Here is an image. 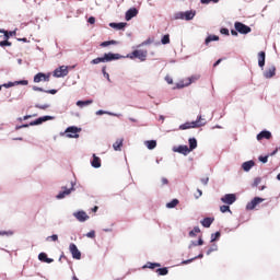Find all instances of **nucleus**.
Masks as SVG:
<instances>
[{
  "instance_id": "18",
  "label": "nucleus",
  "mask_w": 280,
  "mask_h": 280,
  "mask_svg": "<svg viewBox=\"0 0 280 280\" xmlns=\"http://www.w3.org/2000/svg\"><path fill=\"white\" fill-rule=\"evenodd\" d=\"M115 152H121V148H124V138H119L113 144Z\"/></svg>"
},
{
  "instance_id": "17",
  "label": "nucleus",
  "mask_w": 280,
  "mask_h": 280,
  "mask_svg": "<svg viewBox=\"0 0 280 280\" xmlns=\"http://www.w3.org/2000/svg\"><path fill=\"white\" fill-rule=\"evenodd\" d=\"M277 68L275 66H271L264 72V77L267 79L275 78Z\"/></svg>"
},
{
  "instance_id": "8",
  "label": "nucleus",
  "mask_w": 280,
  "mask_h": 280,
  "mask_svg": "<svg viewBox=\"0 0 280 280\" xmlns=\"http://www.w3.org/2000/svg\"><path fill=\"white\" fill-rule=\"evenodd\" d=\"M66 75H69V67L67 66H60L54 71L55 78H66Z\"/></svg>"
},
{
  "instance_id": "26",
  "label": "nucleus",
  "mask_w": 280,
  "mask_h": 280,
  "mask_svg": "<svg viewBox=\"0 0 280 280\" xmlns=\"http://www.w3.org/2000/svg\"><path fill=\"white\" fill-rule=\"evenodd\" d=\"M92 103H93V100L78 101L77 106H79V108H84V106H91Z\"/></svg>"
},
{
  "instance_id": "22",
  "label": "nucleus",
  "mask_w": 280,
  "mask_h": 280,
  "mask_svg": "<svg viewBox=\"0 0 280 280\" xmlns=\"http://www.w3.org/2000/svg\"><path fill=\"white\" fill-rule=\"evenodd\" d=\"M175 152H178L179 154L187 155V154H189V152H191V150H189V147H187V145H179L177 148V150H175Z\"/></svg>"
},
{
  "instance_id": "29",
  "label": "nucleus",
  "mask_w": 280,
  "mask_h": 280,
  "mask_svg": "<svg viewBox=\"0 0 280 280\" xmlns=\"http://www.w3.org/2000/svg\"><path fill=\"white\" fill-rule=\"evenodd\" d=\"M2 34H4V39L5 40H10L11 36H16V31H4L2 32Z\"/></svg>"
},
{
  "instance_id": "19",
  "label": "nucleus",
  "mask_w": 280,
  "mask_h": 280,
  "mask_svg": "<svg viewBox=\"0 0 280 280\" xmlns=\"http://www.w3.org/2000/svg\"><path fill=\"white\" fill-rule=\"evenodd\" d=\"M38 259H39V261H43L44 264H54V258L47 257V255L45 253H40L38 255Z\"/></svg>"
},
{
  "instance_id": "32",
  "label": "nucleus",
  "mask_w": 280,
  "mask_h": 280,
  "mask_svg": "<svg viewBox=\"0 0 280 280\" xmlns=\"http://www.w3.org/2000/svg\"><path fill=\"white\" fill-rule=\"evenodd\" d=\"M143 268H150L151 270H154V268H161V264H159V262H147V265Z\"/></svg>"
},
{
  "instance_id": "33",
  "label": "nucleus",
  "mask_w": 280,
  "mask_h": 280,
  "mask_svg": "<svg viewBox=\"0 0 280 280\" xmlns=\"http://www.w3.org/2000/svg\"><path fill=\"white\" fill-rule=\"evenodd\" d=\"M156 272L158 275H160V277H165V275H167L170 270H167V267H164V268L156 269Z\"/></svg>"
},
{
  "instance_id": "52",
  "label": "nucleus",
  "mask_w": 280,
  "mask_h": 280,
  "mask_svg": "<svg viewBox=\"0 0 280 280\" xmlns=\"http://www.w3.org/2000/svg\"><path fill=\"white\" fill-rule=\"evenodd\" d=\"M88 23H90V25H95V18H89Z\"/></svg>"
},
{
  "instance_id": "31",
  "label": "nucleus",
  "mask_w": 280,
  "mask_h": 280,
  "mask_svg": "<svg viewBox=\"0 0 280 280\" xmlns=\"http://www.w3.org/2000/svg\"><path fill=\"white\" fill-rule=\"evenodd\" d=\"M145 145H147L148 150H154V148H156V141L155 140H148L145 142Z\"/></svg>"
},
{
  "instance_id": "3",
  "label": "nucleus",
  "mask_w": 280,
  "mask_h": 280,
  "mask_svg": "<svg viewBox=\"0 0 280 280\" xmlns=\"http://www.w3.org/2000/svg\"><path fill=\"white\" fill-rule=\"evenodd\" d=\"M51 119H54V116H43L34 121H31L28 125H22L16 127V130H21V128H30V126H40V124H44V121H51Z\"/></svg>"
},
{
  "instance_id": "34",
  "label": "nucleus",
  "mask_w": 280,
  "mask_h": 280,
  "mask_svg": "<svg viewBox=\"0 0 280 280\" xmlns=\"http://www.w3.org/2000/svg\"><path fill=\"white\" fill-rule=\"evenodd\" d=\"M178 199H173L168 203H166L167 209H174L178 205Z\"/></svg>"
},
{
  "instance_id": "48",
  "label": "nucleus",
  "mask_w": 280,
  "mask_h": 280,
  "mask_svg": "<svg viewBox=\"0 0 280 280\" xmlns=\"http://www.w3.org/2000/svg\"><path fill=\"white\" fill-rule=\"evenodd\" d=\"M36 108H39L40 110H47V108H49V105H36Z\"/></svg>"
},
{
  "instance_id": "53",
  "label": "nucleus",
  "mask_w": 280,
  "mask_h": 280,
  "mask_svg": "<svg viewBox=\"0 0 280 280\" xmlns=\"http://www.w3.org/2000/svg\"><path fill=\"white\" fill-rule=\"evenodd\" d=\"M143 45H152V39H147L142 43V45H140V47H143Z\"/></svg>"
},
{
  "instance_id": "41",
  "label": "nucleus",
  "mask_w": 280,
  "mask_h": 280,
  "mask_svg": "<svg viewBox=\"0 0 280 280\" xmlns=\"http://www.w3.org/2000/svg\"><path fill=\"white\" fill-rule=\"evenodd\" d=\"M221 213H226L228 211L231 212V207L229 206H221L220 207Z\"/></svg>"
},
{
  "instance_id": "54",
  "label": "nucleus",
  "mask_w": 280,
  "mask_h": 280,
  "mask_svg": "<svg viewBox=\"0 0 280 280\" xmlns=\"http://www.w3.org/2000/svg\"><path fill=\"white\" fill-rule=\"evenodd\" d=\"M202 244H205V241H202V238H199L198 243H194V246H202Z\"/></svg>"
},
{
  "instance_id": "55",
  "label": "nucleus",
  "mask_w": 280,
  "mask_h": 280,
  "mask_svg": "<svg viewBox=\"0 0 280 280\" xmlns=\"http://www.w3.org/2000/svg\"><path fill=\"white\" fill-rule=\"evenodd\" d=\"M220 33L229 36V28H221Z\"/></svg>"
},
{
  "instance_id": "40",
  "label": "nucleus",
  "mask_w": 280,
  "mask_h": 280,
  "mask_svg": "<svg viewBox=\"0 0 280 280\" xmlns=\"http://www.w3.org/2000/svg\"><path fill=\"white\" fill-rule=\"evenodd\" d=\"M28 84H30V81L27 80L15 81V86H19V85L27 86Z\"/></svg>"
},
{
  "instance_id": "44",
  "label": "nucleus",
  "mask_w": 280,
  "mask_h": 280,
  "mask_svg": "<svg viewBox=\"0 0 280 280\" xmlns=\"http://www.w3.org/2000/svg\"><path fill=\"white\" fill-rule=\"evenodd\" d=\"M2 86L4 89H11V86H16V81L15 82L4 83V84H2Z\"/></svg>"
},
{
  "instance_id": "11",
  "label": "nucleus",
  "mask_w": 280,
  "mask_h": 280,
  "mask_svg": "<svg viewBox=\"0 0 280 280\" xmlns=\"http://www.w3.org/2000/svg\"><path fill=\"white\" fill-rule=\"evenodd\" d=\"M50 78H51L50 73L45 74L43 72H39V73L35 74L34 82L36 84H38L39 82H49Z\"/></svg>"
},
{
  "instance_id": "39",
  "label": "nucleus",
  "mask_w": 280,
  "mask_h": 280,
  "mask_svg": "<svg viewBox=\"0 0 280 280\" xmlns=\"http://www.w3.org/2000/svg\"><path fill=\"white\" fill-rule=\"evenodd\" d=\"M109 45H117V42L116 40H107V42L101 43L102 47H108Z\"/></svg>"
},
{
  "instance_id": "24",
  "label": "nucleus",
  "mask_w": 280,
  "mask_h": 280,
  "mask_svg": "<svg viewBox=\"0 0 280 280\" xmlns=\"http://www.w3.org/2000/svg\"><path fill=\"white\" fill-rule=\"evenodd\" d=\"M92 167H102V160L95 154H93Z\"/></svg>"
},
{
  "instance_id": "1",
  "label": "nucleus",
  "mask_w": 280,
  "mask_h": 280,
  "mask_svg": "<svg viewBox=\"0 0 280 280\" xmlns=\"http://www.w3.org/2000/svg\"><path fill=\"white\" fill-rule=\"evenodd\" d=\"M121 55L107 52L103 57L95 58L91 61V65H100V62H113V60H120Z\"/></svg>"
},
{
  "instance_id": "64",
  "label": "nucleus",
  "mask_w": 280,
  "mask_h": 280,
  "mask_svg": "<svg viewBox=\"0 0 280 280\" xmlns=\"http://www.w3.org/2000/svg\"><path fill=\"white\" fill-rule=\"evenodd\" d=\"M212 250V248L208 249L207 255H211Z\"/></svg>"
},
{
  "instance_id": "12",
  "label": "nucleus",
  "mask_w": 280,
  "mask_h": 280,
  "mask_svg": "<svg viewBox=\"0 0 280 280\" xmlns=\"http://www.w3.org/2000/svg\"><path fill=\"white\" fill-rule=\"evenodd\" d=\"M260 202H264V198L255 197L250 202L247 203L246 209H248V211H253V209H255L257 205H260Z\"/></svg>"
},
{
  "instance_id": "28",
  "label": "nucleus",
  "mask_w": 280,
  "mask_h": 280,
  "mask_svg": "<svg viewBox=\"0 0 280 280\" xmlns=\"http://www.w3.org/2000/svg\"><path fill=\"white\" fill-rule=\"evenodd\" d=\"M196 148H198V141L196 140V138H190L189 139V149L188 150H196Z\"/></svg>"
},
{
  "instance_id": "7",
  "label": "nucleus",
  "mask_w": 280,
  "mask_h": 280,
  "mask_svg": "<svg viewBox=\"0 0 280 280\" xmlns=\"http://www.w3.org/2000/svg\"><path fill=\"white\" fill-rule=\"evenodd\" d=\"M194 16H196V12L186 11L176 13L175 19H180L182 21H191Z\"/></svg>"
},
{
  "instance_id": "63",
  "label": "nucleus",
  "mask_w": 280,
  "mask_h": 280,
  "mask_svg": "<svg viewBox=\"0 0 280 280\" xmlns=\"http://www.w3.org/2000/svg\"><path fill=\"white\" fill-rule=\"evenodd\" d=\"M231 34H232V36H237V31L232 30V31H231Z\"/></svg>"
},
{
  "instance_id": "14",
  "label": "nucleus",
  "mask_w": 280,
  "mask_h": 280,
  "mask_svg": "<svg viewBox=\"0 0 280 280\" xmlns=\"http://www.w3.org/2000/svg\"><path fill=\"white\" fill-rule=\"evenodd\" d=\"M257 141H264V139L270 140L272 139V133L268 130H262L256 137Z\"/></svg>"
},
{
  "instance_id": "20",
  "label": "nucleus",
  "mask_w": 280,
  "mask_h": 280,
  "mask_svg": "<svg viewBox=\"0 0 280 280\" xmlns=\"http://www.w3.org/2000/svg\"><path fill=\"white\" fill-rule=\"evenodd\" d=\"M266 65V52L265 51H260L258 52V67H265Z\"/></svg>"
},
{
  "instance_id": "21",
  "label": "nucleus",
  "mask_w": 280,
  "mask_h": 280,
  "mask_svg": "<svg viewBox=\"0 0 280 280\" xmlns=\"http://www.w3.org/2000/svg\"><path fill=\"white\" fill-rule=\"evenodd\" d=\"M62 191H60L57 196H56V198L58 199V200H62V198H65L66 196H69V194H71V189H69V188H67V187H62Z\"/></svg>"
},
{
  "instance_id": "23",
  "label": "nucleus",
  "mask_w": 280,
  "mask_h": 280,
  "mask_svg": "<svg viewBox=\"0 0 280 280\" xmlns=\"http://www.w3.org/2000/svg\"><path fill=\"white\" fill-rule=\"evenodd\" d=\"M242 167L244 172H250V168L255 167V162L254 161L244 162Z\"/></svg>"
},
{
  "instance_id": "9",
  "label": "nucleus",
  "mask_w": 280,
  "mask_h": 280,
  "mask_svg": "<svg viewBox=\"0 0 280 280\" xmlns=\"http://www.w3.org/2000/svg\"><path fill=\"white\" fill-rule=\"evenodd\" d=\"M80 129H78V127H68L66 129V136L68 139H78V137H80V135H78Z\"/></svg>"
},
{
  "instance_id": "16",
  "label": "nucleus",
  "mask_w": 280,
  "mask_h": 280,
  "mask_svg": "<svg viewBox=\"0 0 280 280\" xmlns=\"http://www.w3.org/2000/svg\"><path fill=\"white\" fill-rule=\"evenodd\" d=\"M73 215L79 222H86V220H89V214L84 211L74 212Z\"/></svg>"
},
{
  "instance_id": "61",
  "label": "nucleus",
  "mask_w": 280,
  "mask_h": 280,
  "mask_svg": "<svg viewBox=\"0 0 280 280\" xmlns=\"http://www.w3.org/2000/svg\"><path fill=\"white\" fill-rule=\"evenodd\" d=\"M18 40L22 42V43H28L27 38H19Z\"/></svg>"
},
{
  "instance_id": "4",
  "label": "nucleus",
  "mask_w": 280,
  "mask_h": 280,
  "mask_svg": "<svg viewBox=\"0 0 280 280\" xmlns=\"http://www.w3.org/2000/svg\"><path fill=\"white\" fill-rule=\"evenodd\" d=\"M197 80H200V75H192L190 78H186L176 84V89H185V86H189V84H191L192 82H197Z\"/></svg>"
},
{
  "instance_id": "45",
  "label": "nucleus",
  "mask_w": 280,
  "mask_h": 280,
  "mask_svg": "<svg viewBox=\"0 0 280 280\" xmlns=\"http://www.w3.org/2000/svg\"><path fill=\"white\" fill-rule=\"evenodd\" d=\"M86 237H90L91 240H95V231L92 230L86 234Z\"/></svg>"
},
{
  "instance_id": "59",
  "label": "nucleus",
  "mask_w": 280,
  "mask_h": 280,
  "mask_svg": "<svg viewBox=\"0 0 280 280\" xmlns=\"http://www.w3.org/2000/svg\"><path fill=\"white\" fill-rule=\"evenodd\" d=\"M167 183H170L167 178H162V185H167Z\"/></svg>"
},
{
  "instance_id": "47",
  "label": "nucleus",
  "mask_w": 280,
  "mask_h": 280,
  "mask_svg": "<svg viewBox=\"0 0 280 280\" xmlns=\"http://www.w3.org/2000/svg\"><path fill=\"white\" fill-rule=\"evenodd\" d=\"M165 82H167V84H174V80L170 75L165 77Z\"/></svg>"
},
{
  "instance_id": "36",
  "label": "nucleus",
  "mask_w": 280,
  "mask_h": 280,
  "mask_svg": "<svg viewBox=\"0 0 280 280\" xmlns=\"http://www.w3.org/2000/svg\"><path fill=\"white\" fill-rule=\"evenodd\" d=\"M200 233V228L195 226L190 232H189V237H196V234Z\"/></svg>"
},
{
  "instance_id": "46",
  "label": "nucleus",
  "mask_w": 280,
  "mask_h": 280,
  "mask_svg": "<svg viewBox=\"0 0 280 280\" xmlns=\"http://www.w3.org/2000/svg\"><path fill=\"white\" fill-rule=\"evenodd\" d=\"M51 240L52 242H58V236L56 234H52L51 236L47 237V241Z\"/></svg>"
},
{
  "instance_id": "6",
  "label": "nucleus",
  "mask_w": 280,
  "mask_h": 280,
  "mask_svg": "<svg viewBox=\"0 0 280 280\" xmlns=\"http://www.w3.org/2000/svg\"><path fill=\"white\" fill-rule=\"evenodd\" d=\"M234 27L236 32H238V34H250V32L253 31L250 26L242 22H235Z\"/></svg>"
},
{
  "instance_id": "30",
  "label": "nucleus",
  "mask_w": 280,
  "mask_h": 280,
  "mask_svg": "<svg viewBox=\"0 0 280 280\" xmlns=\"http://www.w3.org/2000/svg\"><path fill=\"white\" fill-rule=\"evenodd\" d=\"M213 40H220V37L217 35H209L205 40V45H209V43H213Z\"/></svg>"
},
{
  "instance_id": "27",
  "label": "nucleus",
  "mask_w": 280,
  "mask_h": 280,
  "mask_svg": "<svg viewBox=\"0 0 280 280\" xmlns=\"http://www.w3.org/2000/svg\"><path fill=\"white\" fill-rule=\"evenodd\" d=\"M127 23L120 22V23H110L109 27H113L114 30H124L126 27Z\"/></svg>"
},
{
  "instance_id": "15",
  "label": "nucleus",
  "mask_w": 280,
  "mask_h": 280,
  "mask_svg": "<svg viewBox=\"0 0 280 280\" xmlns=\"http://www.w3.org/2000/svg\"><path fill=\"white\" fill-rule=\"evenodd\" d=\"M137 14H139V10H137V8H131L126 12L125 19L126 21H132Z\"/></svg>"
},
{
  "instance_id": "2",
  "label": "nucleus",
  "mask_w": 280,
  "mask_h": 280,
  "mask_svg": "<svg viewBox=\"0 0 280 280\" xmlns=\"http://www.w3.org/2000/svg\"><path fill=\"white\" fill-rule=\"evenodd\" d=\"M207 124V120L202 116H198L197 120L185 122L179 126V130H189V128H202Z\"/></svg>"
},
{
  "instance_id": "56",
  "label": "nucleus",
  "mask_w": 280,
  "mask_h": 280,
  "mask_svg": "<svg viewBox=\"0 0 280 280\" xmlns=\"http://www.w3.org/2000/svg\"><path fill=\"white\" fill-rule=\"evenodd\" d=\"M202 185H208L209 184V177H203L201 178Z\"/></svg>"
},
{
  "instance_id": "50",
  "label": "nucleus",
  "mask_w": 280,
  "mask_h": 280,
  "mask_svg": "<svg viewBox=\"0 0 280 280\" xmlns=\"http://www.w3.org/2000/svg\"><path fill=\"white\" fill-rule=\"evenodd\" d=\"M33 91H38L39 93H45V90L43 88L33 86Z\"/></svg>"
},
{
  "instance_id": "25",
  "label": "nucleus",
  "mask_w": 280,
  "mask_h": 280,
  "mask_svg": "<svg viewBox=\"0 0 280 280\" xmlns=\"http://www.w3.org/2000/svg\"><path fill=\"white\" fill-rule=\"evenodd\" d=\"M215 219L213 218H205L202 221H201V224L202 226H205V229H209V226H211V224H213V221Z\"/></svg>"
},
{
  "instance_id": "58",
  "label": "nucleus",
  "mask_w": 280,
  "mask_h": 280,
  "mask_svg": "<svg viewBox=\"0 0 280 280\" xmlns=\"http://www.w3.org/2000/svg\"><path fill=\"white\" fill-rule=\"evenodd\" d=\"M96 115H106V112L100 109V110L96 112Z\"/></svg>"
},
{
  "instance_id": "37",
  "label": "nucleus",
  "mask_w": 280,
  "mask_h": 280,
  "mask_svg": "<svg viewBox=\"0 0 280 280\" xmlns=\"http://www.w3.org/2000/svg\"><path fill=\"white\" fill-rule=\"evenodd\" d=\"M162 45H170V34H166L161 39Z\"/></svg>"
},
{
  "instance_id": "5",
  "label": "nucleus",
  "mask_w": 280,
  "mask_h": 280,
  "mask_svg": "<svg viewBox=\"0 0 280 280\" xmlns=\"http://www.w3.org/2000/svg\"><path fill=\"white\" fill-rule=\"evenodd\" d=\"M128 58H138L141 60V62H144V60L148 58V50H133Z\"/></svg>"
},
{
  "instance_id": "51",
  "label": "nucleus",
  "mask_w": 280,
  "mask_h": 280,
  "mask_svg": "<svg viewBox=\"0 0 280 280\" xmlns=\"http://www.w3.org/2000/svg\"><path fill=\"white\" fill-rule=\"evenodd\" d=\"M44 93H49L50 95H56L58 93V90H48V91H45Z\"/></svg>"
},
{
  "instance_id": "57",
  "label": "nucleus",
  "mask_w": 280,
  "mask_h": 280,
  "mask_svg": "<svg viewBox=\"0 0 280 280\" xmlns=\"http://www.w3.org/2000/svg\"><path fill=\"white\" fill-rule=\"evenodd\" d=\"M211 1L218 3V0H200L201 3H211Z\"/></svg>"
},
{
  "instance_id": "49",
  "label": "nucleus",
  "mask_w": 280,
  "mask_h": 280,
  "mask_svg": "<svg viewBox=\"0 0 280 280\" xmlns=\"http://www.w3.org/2000/svg\"><path fill=\"white\" fill-rule=\"evenodd\" d=\"M260 163H268V155L267 156H259Z\"/></svg>"
},
{
  "instance_id": "35",
  "label": "nucleus",
  "mask_w": 280,
  "mask_h": 280,
  "mask_svg": "<svg viewBox=\"0 0 280 280\" xmlns=\"http://www.w3.org/2000/svg\"><path fill=\"white\" fill-rule=\"evenodd\" d=\"M202 257H205V255L202 254H199L198 256L191 258V259H188V260H184L182 264L185 266L187 264H191V261H194V259H202Z\"/></svg>"
},
{
  "instance_id": "10",
  "label": "nucleus",
  "mask_w": 280,
  "mask_h": 280,
  "mask_svg": "<svg viewBox=\"0 0 280 280\" xmlns=\"http://www.w3.org/2000/svg\"><path fill=\"white\" fill-rule=\"evenodd\" d=\"M69 250L73 259H82V253L78 249V246L74 243L69 245Z\"/></svg>"
},
{
  "instance_id": "13",
  "label": "nucleus",
  "mask_w": 280,
  "mask_h": 280,
  "mask_svg": "<svg viewBox=\"0 0 280 280\" xmlns=\"http://www.w3.org/2000/svg\"><path fill=\"white\" fill-rule=\"evenodd\" d=\"M235 200H237L235 194H226L224 197L221 198V201H223L224 205H233Z\"/></svg>"
},
{
  "instance_id": "60",
  "label": "nucleus",
  "mask_w": 280,
  "mask_h": 280,
  "mask_svg": "<svg viewBox=\"0 0 280 280\" xmlns=\"http://www.w3.org/2000/svg\"><path fill=\"white\" fill-rule=\"evenodd\" d=\"M220 62H222V59H219L214 62L213 67H218V65H220Z\"/></svg>"
},
{
  "instance_id": "38",
  "label": "nucleus",
  "mask_w": 280,
  "mask_h": 280,
  "mask_svg": "<svg viewBox=\"0 0 280 280\" xmlns=\"http://www.w3.org/2000/svg\"><path fill=\"white\" fill-rule=\"evenodd\" d=\"M0 47H12V42L4 38V40L0 42Z\"/></svg>"
},
{
  "instance_id": "42",
  "label": "nucleus",
  "mask_w": 280,
  "mask_h": 280,
  "mask_svg": "<svg viewBox=\"0 0 280 280\" xmlns=\"http://www.w3.org/2000/svg\"><path fill=\"white\" fill-rule=\"evenodd\" d=\"M260 183H261V177H256L254 179V183H253L252 187H259Z\"/></svg>"
},
{
  "instance_id": "43",
  "label": "nucleus",
  "mask_w": 280,
  "mask_h": 280,
  "mask_svg": "<svg viewBox=\"0 0 280 280\" xmlns=\"http://www.w3.org/2000/svg\"><path fill=\"white\" fill-rule=\"evenodd\" d=\"M220 232H217L211 235V242H217V240H220Z\"/></svg>"
},
{
  "instance_id": "62",
  "label": "nucleus",
  "mask_w": 280,
  "mask_h": 280,
  "mask_svg": "<svg viewBox=\"0 0 280 280\" xmlns=\"http://www.w3.org/2000/svg\"><path fill=\"white\" fill-rule=\"evenodd\" d=\"M102 73H103V75H106V66H104L103 68H102Z\"/></svg>"
}]
</instances>
